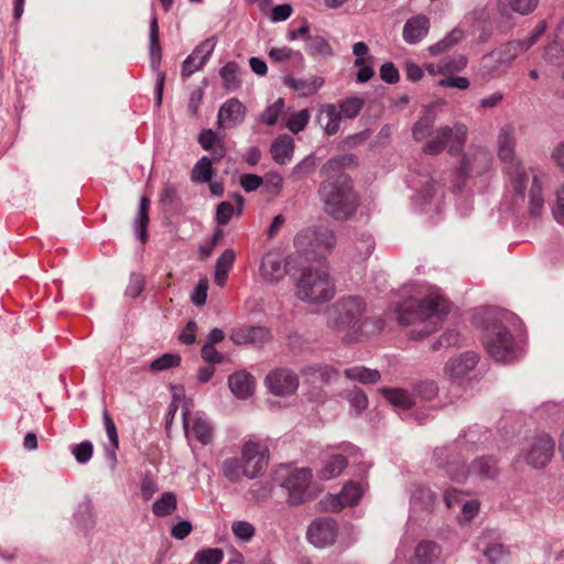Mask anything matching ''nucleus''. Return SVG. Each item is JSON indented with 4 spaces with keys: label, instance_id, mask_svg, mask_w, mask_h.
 <instances>
[{
    "label": "nucleus",
    "instance_id": "32",
    "mask_svg": "<svg viewBox=\"0 0 564 564\" xmlns=\"http://www.w3.org/2000/svg\"><path fill=\"white\" fill-rule=\"evenodd\" d=\"M150 199L147 196L141 197L139 204L138 215L134 219V229L139 232L140 240L145 242L148 240V226L150 221L149 212H150Z\"/></svg>",
    "mask_w": 564,
    "mask_h": 564
},
{
    "label": "nucleus",
    "instance_id": "31",
    "mask_svg": "<svg viewBox=\"0 0 564 564\" xmlns=\"http://www.w3.org/2000/svg\"><path fill=\"white\" fill-rule=\"evenodd\" d=\"M344 375L349 380H355L364 384L376 383L381 378V375L378 370L369 369L364 366L347 368L345 369Z\"/></svg>",
    "mask_w": 564,
    "mask_h": 564
},
{
    "label": "nucleus",
    "instance_id": "40",
    "mask_svg": "<svg viewBox=\"0 0 564 564\" xmlns=\"http://www.w3.org/2000/svg\"><path fill=\"white\" fill-rule=\"evenodd\" d=\"M239 67L237 63L229 62L227 63L219 72V75L224 82V87L226 90L232 91L236 90L240 86V80L238 78Z\"/></svg>",
    "mask_w": 564,
    "mask_h": 564
},
{
    "label": "nucleus",
    "instance_id": "38",
    "mask_svg": "<svg viewBox=\"0 0 564 564\" xmlns=\"http://www.w3.org/2000/svg\"><path fill=\"white\" fill-rule=\"evenodd\" d=\"M306 51L313 56L327 58L333 55V48L329 43L319 35L306 37Z\"/></svg>",
    "mask_w": 564,
    "mask_h": 564
},
{
    "label": "nucleus",
    "instance_id": "62",
    "mask_svg": "<svg viewBox=\"0 0 564 564\" xmlns=\"http://www.w3.org/2000/svg\"><path fill=\"white\" fill-rule=\"evenodd\" d=\"M234 215V206L229 202H221L216 212V219L219 225H227Z\"/></svg>",
    "mask_w": 564,
    "mask_h": 564
},
{
    "label": "nucleus",
    "instance_id": "18",
    "mask_svg": "<svg viewBox=\"0 0 564 564\" xmlns=\"http://www.w3.org/2000/svg\"><path fill=\"white\" fill-rule=\"evenodd\" d=\"M288 273L282 256L276 251H269L260 264V274L269 283L280 282Z\"/></svg>",
    "mask_w": 564,
    "mask_h": 564
},
{
    "label": "nucleus",
    "instance_id": "13",
    "mask_svg": "<svg viewBox=\"0 0 564 564\" xmlns=\"http://www.w3.org/2000/svg\"><path fill=\"white\" fill-rule=\"evenodd\" d=\"M297 375L289 368H276L265 377V386L271 393L278 397H288L296 392L299 388Z\"/></svg>",
    "mask_w": 564,
    "mask_h": 564
},
{
    "label": "nucleus",
    "instance_id": "5",
    "mask_svg": "<svg viewBox=\"0 0 564 564\" xmlns=\"http://www.w3.org/2000/svg\"><path fill=\"white\" fill-rule=\"evenodd\" d=\"M335 232L328 227H311L301 230L294 238L296 252L307 260L325 262V258L336 246Z\"/></svg>",
    "mask_w": 564,
    "mask_h": 564
},
{
    "label": "nucleus",
    "instance_id": "58",
    "mask_svg": "<svg viewBox=\"0 0 564 564\" xmlns=\"http://www.w3.org/2000/svg\"><path fill=\"white\" fill-rule=\"evenodd\" d=\"M202 358L209 365L221 364L225 359V356L220 354L215 346L206 345L202 347L200 350Z\"/></svg>",
    "mask_w": 564,
    "mask_h": 564
},
{
    "label": "nucleus",
    "instance_id": "46",
    "mask_svg": "<svg viewBox=\"0 0 564 564\" xmlns=\"http://www.w3.org/2000/svg\"><path fill=\"white\" fill-rule=\"evenodd\" d=\"M181 364V356L177 354H164L161 357L151 361L149 368L152 371L159 372L175 368Z\"/></svg>",
    "mask_w": 564,
    "mask_h": 564
},
{
    "label": "nucleus",
    "instance_id": "16",
    "mask_svg": "<svg viewBox=\"0 0 564 564\" xmlns=\"http://www.w3.org/2000/svg\"><path fill=\"white\" fill-rule=\"evenodd\" d=\"M270 338V330L262 326H241L234 328L230 333V339L236 345L251 344L253 346H262Z\"/></svg>",
    "mask_w": 564,
    "mask_h": 564
},
{
    "label": "nucleus",
    "instance_id": "15",
    "mask_svg": "<svg viewBox=\"0 0 564 564\" xmlns=\"http://www.w3.org/2000/svg\"><path fill=\"white\" fill-rule=\"evenodd\" d=\"M478 547H481L485 557L497 564L508 556V550L501 542V536L496 530H486L478 538Z\"/></svg>",
    "mask_w": 564,
    "mask_h": 564
},
{
    "label": "nucleus",
    "instance_id": "29",
    "mask_svg": "<svg viewBox=\"0 0 564 564\" xmlns=\"http://www.w3.org/2000/svg\"><path fill=\"white\" fill-rule=\"evenodd\" d=\"M361 497V489L355 482H348L344 486L341 491L334 497L335 505L333 511H339L347 506H352L358 502Z\"/></svg>",
    "mask_w": 564,
    "mask_h": 564
},
{
    "label": "nucleus",
    "instance_id": "10",
    "mask_svg": "<svg viewBox=\"0 0 564 564\" xmlns=\"http://www.w3.org/2000/svg\"><path fill=\"white\" fill-rule=\"evenodd\" d=\"M490 164L491 156L485 149L477 148L464 153L456 170L454 187L460 189L468 177L484 174Z\"/></svg>",
    "mask_w": 564,
    "mask_h": 564
},
{
    "label": "nucleus",
    "instance_id": "50",
    "mask_svg": "<svg viewBox=\"0 0 564 564\" xmlns=\"http://www.w3.org/2000/svg\"><path fill=\"white\" fill-rule=\"evenodd\" d=\"M310 120V111L307 109H302L293 115L288 120L286 127L293 133H297L307 126Z\"/></svg>",
    "mask_w": 564,
    "mask_h": 564
},
{
    "label": "nucleus",
    "instance_id": "55",
    "mask_svg": "<svg viewBox=\"0 0 564 564\" xmlns=\"http://www.w3.org/2000/svg\"><path fill=\"white\" fill-rule=\"evenodd\" d=\"M467 65V58L465 56H458L456 58H451L447 62L438 63V72L441 74H446L449 72H459L464 69Z\"/></svg>",
    "mask_w": 564,
    "mask_h": 564
},
{
    "label": "nucleus",
    "instance_id": "59",
    "mask_svg": "<svg viewBox=\"0 0 564 564\" xmlns=\"http://www.w3.org/2000/svg\"><path fill=\"white\" fill-rule=\"evenodd\" d=\"M417 394L424 400H432L438 391L437 384L432 380L420 382L415 388Z\"/></svg>",
    "mask_w": 564,
    "mask_h": 564
},
{
    "label": "nucleus",
    "instance_id": "60",
    "mask_svg": "<svg viewBox=\"0 0 564 564\" xmlns=\"http://www.w3.org/2000/svg\"><path fill=\"white\" fill-rule=\"evenodd\" d=\"M380 77L388 84H395L400 79L399 70L393 63H384L380 67Z\"/></svg>",
    "mask_w": 564,
    "mask_h": 564
},
{
    "label": "nucleus",
    "instance_id": "21",
    "mask_svg": "<svg viewBox=\"0 0 564 564\" xmlns=\"http://www.w3.org/2000/svg\"><path fill=\"white\" fill-rule=\"evenodd\" d=\"M246 107L237 98L227 100L218 111L219 127H235L243 121Z\"/></svg>",
    "mask_w": 564,
    "mask_h": 564
},
{
    "label": "nucleus",
    "instance_id": "8",
    "mask_svg": "<svg viewBox=\"0 0 564 564\" xmlns=\"http://www.w3.org/2000/svg\"><path fill=\"white\" fill-rule=\"evenodd\" d=\"M484 345L488 355L496 361L511 362L516 358L514 338L510 330L498 321L487 325Z\"/></svg>",
    "mask_w": 564,
    "mask_h": 564
},
{
    "label": "nucleus",
    "instance_id": "19",
    "mask_svg": "<svg viewBox=\"0 0 564 564\" xmlns=\"http://www.w3.org/2000/svg\"><path fill=\"white\" fill-rule=\"evenodd\" d=\"M183 424L188 436L192 434L199 443L203 445H208L212 443L214 437V429L209 420L202 415H196L193 420L192 429L188 430L189 424V414L187 411H183Z\"/></svg>",
    "mask_w": 564,
    "mask_h": 564
},
{
    "label": "nucleus",
    "instance_id": "56",
    "mask_svg": "<svg viewBox=\"0 0 564 564\" xmlns=\"http://www.w3.org/2000/svg\"><path fill=\"white\" fill-rule=\"evenodd\" d=\"M349 403L357 413H361L368 406V398L361 389L355 388L349 394Z\"/></svg>",
    "mask_w": 564,
    "mask_h": 564
},
{
    "label": "nucleus",
    "instance_id": "53",
    "mask_svg": "<svg viewBox=\"0 0 564 564\" xmlns=\"http://www.w3.org/2000/svg\"><path fill=\"white\" fill-rule=\"evenodd\" d=\"M205 65L203 59H199L194 53L189 54L182 64L181 75L183 77H189L196 70L200 69Z\"/></svg>",
    "mask_w": 564,
    "mask_h": 564
},
{
    "label": "nucleus",
    "instance_id": "3",
    "mask_svg": "<svg viewBox=\"0 0 564 564\" xmlns=\"http://www.w3.org/2000/svg\"><path fill=\"white\" fill-rule=\"evenodd\" d=\"M366 302L359 296L339 299L327 311V325L344 333L347 341H357L379 333L384 323L381 318L366 317Z\"/></svg>",
    "mask_w": 564,
    "mask_h": 564
},
{
    "label": "nucleus",
    "instance_id": "7",
    "mask_svg": "<svg viewBox=\"0 0 564 564\" xmlns=\"http://www.w3.org/2000/svg\"><path fill=\"white\" fill-rule=\"evenodd\" d=\"M514 129L512 126H505L501 128L498 135V148L499 158L507 164V173L510 177V182L516 194L523 199L524 189L529 180V175L525 172L523 165L518 162L513 155Z\"/></svg>",
    "mask_w": 564,
    "mask_h": 564
},
{
    "label": "nucleus",
    "instance_id": "45",
    "mask_svg": "<svg viewBox=\"0 0 564 564\" xmlns=\"http://www.w3.org/2000/svg\"><path fill=\"white\" fill-rule=\"evenodd\" d=\"M150 54L152 59V65L155 66L161 61V46L159 40V23L158 19L154 17L150 22Z\"/></svg>",
    "mask_w": 564,
    "mask_h": 564
},
{
    "label": "nucleus",
    "instance_id": "25",
    "mask_svg": "<svg viewBox=\"0 0 564 564\" xmlns=\"http://www.w3.org/2000/svg\"><path fill=\"white\" fill-rule=\"evenodd\" d=\"M324 78L321 76H310L308 78H294L292 76H286L284 78V84L297 91L301 96H310L315 94L323 85Z\"/></svg>",
    "mask_w": 564,
    "mask_h": 564
},
{
    "label": "nucleus",
    "instance_id": "51",
    "mask_svg": "<svg viewBox=\"0 0 564 564\" xmlns=\"http://www.w3.org/2000/svg\"><path fill=\"white\" fill-rule=\"evenodd\" d=\"M373 56H369L368 58H356L354 65L359 68L357 73V83H367L375 75L373 68L367 64L368 61H372Z\"/></svg>",
    "mask_w": 564,
    "mask_h": 564
},
{
    "label": "nucleus",
    "instance_id": "24",
    "mask_svg": "<svg viewBox=\"0 0 564 564\" xmlns=\"http://www.w3.org/2000/svg\"><path fill=\"white\" fill-rule=\"evenodd\" d=\"M228 384L236 397L246 399L253 393L254 378L249 372L241 370L229 376Z\"/></svg>",
    "mask_w": 564,
    "mask_h": 564
},
{
    "label": "nucleus",
    "instance_id": "41",
    "mask_svg": "<svg viewBox=\"0 0 564 564\" xmlns=\"http://www.w3.org/2000/svg\"><path fill=\"white\" fill-rule=\"evenodd\" d=\"M544 199L542 197V184L538 174L532 175V185L530 188V212L532 215H539L543 208Z\"/></svg>",
    "mask_w": 564,
    "mask_h": 564
},
{
    "label": "nucleus",
    "instance_id": "12",
    "mask_svg": "<svg viewBox=\"0 0 564 564\" xmlns=\"http://www.w3.org/2000/svg\"><path fill=\"white\" fill-rule=\"evenodd\" d=\"M338 535V524L329 517L317 518L307 528V541L318 549L330 546Z\"/></svg>",
    "mask_w": 564,
    "mask_h": 564
},
{
    "label": "nucleus",
    "instance_id": "64",
    "mask_svg": "<svg viewBox=\"0 0 564 564\" xmlns=\"http://www.w3.org/2000/svg\"><path fill=\"white\" fill-rule=\"evenodd\" d=\"M144 290V279L139 275L134 274L130 279V283L127 286L126 294L132 299L138 297Z\"/></svg>",
    "mask_w": 564,
    "mask_h": 564
},
{
    "label": "nucleus",
    "instance_id": "52",
    "mask_svg": "<svg viewBox=\"0 0 564 564\" xmlns=\"http://www.w3.org/2000/svg\"><path fill=\"white\" fill-rule=\"evenodd\" d=\"M231 530L234 534L242 541H250L254 535L253 525L247 521H235L231 525Z\"/></svg>",
    "mask_w": 564,
    "mask_h": 564
},
{
    "label": "nucleus",
    "instance_id": "28",
    "mask_svg": "<svg viewBox=\"0 0 564 564\" xmlns=\"http://www.w3.org/2000/svg\"><path fill=\"white\" fill-rule=\"evenodd\" d=\"M539 0H498V9L505 14L518 13L527 15L538 7Z\"/></svg>",
    "mask_w": 564,
    "mask_h": 564
},
{
    "label": "nucleus",
    "instance_id": "63",
    "mask_svg": "<svg viewBox=\"0 0 564 564\" xmlns=\"http://www.w3.org/2000/svg\"><path fill=\"white\" fill-rule=\"evenodd\" d=\"M198 142L204 150L209 151L220 143V140L212 129H207L200 132Z\"/></svg>",
    "mask_w": 564,
    "mask_h": 564
},
{
    "label": "nucleus",
    "instance_id": "42",
    "mask_svg": "<svg viewBox=\"0 0 564 564\" xmlns=\"http://www.w3.org/2000/svg\"><path fill=\"white\" fill-rule=\"evenodd\" d=\"M364 99L359 97H350L343 100L338 107V113L341 118L352 119L358 116L364 107Z\"/></svg>",
    "mask_w": 564,
    "mask_h": 564
},
{
    "label": "nucleus",
    "instance_id": "57",
    "mask_svg": "<svg viewBox=\"0 0 564 564\" xmlns=\"http://www.w3.org/2000/svg\"><path fill=\"white\" fill-rule=\"evenodd\" d=\"M93 452V444L88 441L82 442L73 448V454L80 464L87 463L91 458Z\"/></svg>",
    "mask_w": 564,
    "mask_h": 564
},
{
    "label": "nucleus",
    "instance_id": "47",
    "mask_svg": "<svg viewBox=\"0 0 564 564\" xmlns=\"http://www.w3.org/2000/svg\"><path fill=\"white\" fill-rule=\"evenodd\" d=\"M223 558L224 552L218 547L205 549L195 554V561L197 564H219Z\"/></svg>",
    "mask_w": 564,
    "mask_h": 564
},
{
    "label": "nucleus",
    "instance_id": "2",
    "mask_svg": "<svg viewBox=\"0 0 564 564\" xmlns=\"http://www.w3.org/2000/svg\"><path fill=\"white\" fill-rule=\"evenodd\" d=\"M449 310V301L433 289L420 301L406 299L401 302L395 314L400 324L413 326L410 337L419 340L437 330Z\"/></svg>",
    "mask_w": 564,
    "mask_h": 564
},
{
    "label": "nucleus",
    "instance_id": "48",
    "mask_svg": "<svg viewBox=\"0 0 564 564\" xmlns=\"http://www.w3.org/2000/svg\"><path fill=\"white\" fill-rule=\"evenodd\" d=\"M102 416H104L106 433H107V436L111 444V456H112V459L116 460V451L119 447V437H118V433H117V427H116V424H115L112 417L110 416V414L107 411H104Z\"/></svg>",
    "mask_w": 564,
    "mask_h": 564
},
{
    "label": "nucleus",
    "instance_id": "44",
    "mask_svg": "<svg viewBox=\"0 0 564 564\" xmlns=\"http://www.w3.org/2000/svg\"><path fill=\"white\" fill-rule=\"evenodd\" d=\"M463 31L453 30L446 37L438 41L436 44L431 45L429 51L432 55H440L458 43L463 39Z\"/></svg>",
    "mask_w": 564,
    "mask_h": 564
},
{
    "label": "nucleus",
    "instance_id": "20",
    "mask_svg": "<svg viewBox=\"0 0 564 564\" xmlns=\"http://www.w3.org/2000/svg\"><path fill=\"white\" fill-rule=\"evenodd\" d=\"M478 357L473 351H467L449 359L445 367V373L452 379H460L467 376L477 365Z\"/></svg>",
    "mask_w": 564,
    "mask_h": 564
},
{
    "label": "nucleus",
    "instance_id": "36",
    "mask_svg": "<svg viewBox=\"0 0 564 564\" xmlns=\"http://www.w3.org/2000/svg\"><path fill=\"white\" fill-rule=\"evenodd\" d=\"M441 554L440 546L433 541H422L415 549V556L422 564H432Z\"/></svg>",
    "mask_w": 564,
    "mask_h": 564
},
{
    "label": "nucleus",
    "instance_id": "1",
    "mask_svg": "<svg viewBox=\"0 0 564 564\" xmlns=\"http://www.w3.org/2000/svg\"><path fill=\"white\" fill-rule=\"evenodd\" d=\"M352 160L349 155L330 159L324 164L322 172L327 178L322 182L318 193L324 204L325 213L335 220L351 218L358 207V197L351 180L343 167Z\"/></svg>",
    "mask_w": 564,
    "mask_h": 564
},
{
    "label": "nucleus",
    "instance_id": "37",
    "mask_svg": "<svg viewBox=\"0 0 564 564\" xmlns=\"http://www.w3.org/2000/svg\"><path fill=\"white\" fill-rule=\"evenodd\" d=\"M177 507V500L175 494L167 491L162 494L160 499H158L153 506L152 511L156 517H166L170 516Z\"/></svg>",
    "mask_w": 564,
    "mask_h": 564
},
{
    "label": "nucleus",
    "instance_id": "61",
    "mask_svg": "<svg viewBox=\"0 0 564 564\" xmlns=\"http://www.w3.org/2000/svg\"><path fill=\"white\" fill-rule=\"evenodd\" d=\"M207 291L208 281L206 279L199 280L192 294V301L196 306H203L206 303Z\"/></svg>",
    "mask_w": 564,
    "mask_h": 564
},
{
    "label": "nucleus",
    "instance_id": "4",
    "mask_svg": "<svg viewBox=\"0 0 564 564\" xmlns=\"http://www.w3.org/2000/svg\"><path fill=\"white\" fill-rule=\"evenodd\" d=\"M296 295L313 304L327 302L334 296L326 263L319 262L317 267L304 269L296 284Z\"/></svg>",
    "mask_w": 564,
    "mask_h": 564
},
{
    "label": "nucleus",
    "instance_id": "34",
    "mask_svg": "<svg viewBox=\"0 0 564 564\" xmlns=\"http://www.w3.org/2000/svg\"><path fill=\"white\" fill-rule=\"evenodd\" d=\"M379 391L395 408L406 410L414 403L412 397L405 390L381 388Z\"/></svg>",
    "mask_w": 564,
    "mask_h": 564
},
{
    "label": "nucleus",
    "instance_id": "26",
    "mask_svg": "<svg viewBox=\"0 0 564 564\" xmlns=\"http://www.w3.org/2000/svg\"><path fill=\"white\" fill-rule=\"evenodd\" d=\"M341 116L334 104L323 105L319 109L317 120L327 135H334L339 130Z\"/></svg>",
    "mask_w": 564,
    "mask_h": 564
},
{
    "label": "nucleus",
    "instance_id": "27",
    "mask_svg": "<svg viewBox=\"0 0 564 564\" xmlns=\"http://www.w3.org/2000/svg\"><path fill=\"white\" fill-rule=\"evenodd\" d=\"M294 151V141L289 134L279 135L271 145V154L278 164L290 161Z\"/></svg>",
    "mask_w": 564,
    "mask_h": 564
},
{
    "label": "nucleus",
    "instance_id": "11",
    "mask_svg": "<svg viewBox=\"0 0 564 564\" xmlns=\"http://www.w3.org/2000/svg\"><path fill=\"white\" fill-rule=\"evenodd\" d=\"M242 463L243 471L247 478H256L268 466V447L261 443L248 441L242 446Z\"/></svg>",
    "mask_w": 564,
    "mask_h": 564
},
{
    "label": "nucleus",
    "instance_id": "14",
    "mask_svg": "<svg viewBox=\"0 0 564 564\" xmlns=\"http://www.w3.org/2000/svg\"><path fill=\"white\" fill-rule=\"evenodd\" d=\"M312 471L307 468L295 469L284 479L282 486L289 492V502L300 505L310 498Z\"/></svg>",
    "mask_w": 564,
    "mask_h": 564
},
{
    "label": "nucleus",
    "instance_id": "33",
    "mask_svg": "<svg viewBox=\"0 0 564 564\" xmlns=\"http://www.w3.org/2000/svg\"><path fill=\"white\" fill-rule=\"evenodd\" d=\"M435 115L426 111L413 126L412 133L416 141H422L433 135Z\"/></svg>",
    "mask_w": 564,
    "mask_h": 564
},
{
    "label": "nucleus",
    "instance_id": "22",
    "mask_svg": "<svg viewBox=\"0 0 564 564\" xmlns=\"http://www.w3.org/2000/svg\"><path fill=\"white\" fill-rule=\"evenodd\" d=\"M528 50L523 40L510 41L494 50L486 58L494 59L499 66L508 67L520 53Z\"/></svg>",
    "mask_w": 564,
    "mask_h": 564
},
{
    "label": "nucleus",
    "instance_id": "30",
    "mask_svg": "<svg viewBox=\"0 0 564 564\" xmlns=\"http://www.w3.org/2000/svg\"><path fill=\"white\" fill-rule=\"evenodd\" d=\"M236 259V253L232 249H226L217 259L215 270V283L218 286H224L227 282L228 272L232 268Z\"/></svg>",
    "mask_w": 564,
    "mask_h": 564
},
{
    "label": "nucleus",
    "instance_id": "23",
    "mask_svg": "<svg viewBox=\"0 0 564 564\" xmlns=\"http://www.w3.org/2000/svg\"><path fill=\"white\" fill-rule=\"evenodd\" d=\"M430 29V21L424 15H417L406 21L403 28V39L409 44L423 40Z\"/></svg>",
    "mask_w": 564,
    "mask_h": 564
},
{
    "label": "nucleus",
    "instance_id": "35",
    "mask_svg": "<svg viewBox=\"0 0 564 564\" xmlns=\"http://www.w3.org/2000/svg\"><path fill=\"white\" fill-rule=\"evenodd\" d=\"M213 174V160L208 156H203L194 165L191 180L194 183H208L212 181Z\"/></svg>",
    "mask_w": 564,
    "mask_h": 564
},
{
    "label": "nucleus",
    "instance_id": "9",
    "mask_svg": "<svg viewBox=\"0 0 564 564\" xmlns=\"http://www.w3.org/2000/svg\"><path fill=\"white\" fill-rule=\"evenodd\" d=\"M467 131V126L463 122H455L453 127H440L424 144L423 152L430 155L440 154L448 145V152L457 154L466 143Z\"/></svg>",
    "mask_w": 564,
    "mask_h": 564
},
{
    "label": "nucleus",
    "instance_id": "39",
    "mask_svg": "<svg viewBox=\"0 0 564 564\" xmlns=\"http://www.w3.org/2000/svg\"><path fill=\"white\" fill-rule=\"evenodd\" d=\"M347 466V460L343 455L332 456L319 471V477L324 480L332 479L341 474Z\"/></svg>",
    "mask_w": 564,
    "mask_h": 564
},
{
    "label": "nucleus",
    "instance_id": "6",
    "mask_svg": "<svg viewBox=\"0 0 564 564\" xmlns=\"http://www.w3.org/2000/svg\"><path fill=\"white\" fill-rule=\"evenodd\" d=\"M434 456L440 466H444L449 477L457 481H464L468 476H475L480 479L494 478L497 473V463L491 456H482L475 459L466 469L456 460H448L447 448H436Z\"/></svg>",
    "mask_w": 564,
    "mask_h": 564
},
{
    "label": "nucleus",
    "instance_id": "54",
    "mask_svg": "<svg viewBox=\"0 0 564 564\" xmlns=\"http://www.w3.org/2000/svg\"><path fill=\"white\" fill-rule=\"evenodd\" d=\"M216 43L217 39L215 36L208 37L205 41H203L199 45H197L193 53L199 59H203L206 63L209 56L213 54Z\"/></svg>",
    "mask_w": 564,
    "mask_h": 564
},
{
    "label": "nucleus",
    "instance_id": "43",
    "mask_svg": "<svg viewBox=\"0 0 564 564\" xmlns=\"http://www.w3.org/2000/svg\"><path fill=\"white\" fill-rule=\"evenodd\" d=\"M223 474L230 481H238L245 476L243 463L237 457L226 458L223 463Z\"/></svg>",
    "mask_w": 564,
    "mask_h": 564
},
{
    "label": "nucleus",
    "instance_id": "49",
    "mask_svg": "<svg viewBox=\"0 0 564 564\" xmlns=\"http://www.w3.org/2000/svg\"><path fill=\"white\" fill-rule=\"evenodd\" d=\"M283 108L284 99L279 98L262 112L261 120L268 126L275 124L280 115L283 111Z\"/></svg>",
    "mask_w": 564,
    "mask_h": 564
},
{
    "label": "nucleus",
    "instance_id": "17",
    "mask_svg": "<svg viewBox=\"0 0 564 564\" xmlns=\"http://www.w3.org/2000/svg\"><path fill=\"white\" fill-rule=\"evenodd\" d=\"M555 443L549 435L536 437L527 454V462L533 467H543L554 453Z\"/></svg>",
    "mask_w": 564,
    "mask_h": 564
}]
</instances>
